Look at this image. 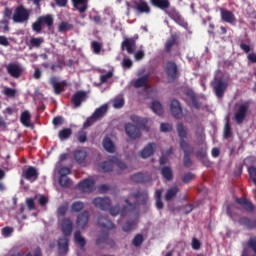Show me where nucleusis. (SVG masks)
<instances>
[{"instance_id":"1","label":"nucleus","mask_w":256,"mask_h":256,"mask_svg":"<svg viewBox=\"0 0 256 256\" xmlns=\"http://www.w3.org/2000/svg\"><path fill=\"white\" fill-rule=\"evenodd\" d=\"M131 121L135 124L126 123L125 131L130 139H139L141 137V130L149 132V127L147 126V118H142L137 115L131 116Z\"/></svg>"},{"instance_id":"2","label":"nucleus","mask_w":256,"mask_h":256,"mask_svg":"<svg viewBox=\"0 0 256 256\" xmlns=\"http://www.w3.org/2000/svg\"><path fill=\"white\" fill-rule=\"evenodd\" d=\"M61 229L64 236L58 239V251L60 255H67L69 251V238L73 233V222L69 218H64L61 221Z\"/></svg>"},{"instance_id":"3","label":"nucleus","mask_w":256,"mask_h":256,"mask_svg":"<svg viewBox=\"0 0 256 256\" xmlns=\"http://www.w3.org/2000/svg\"><path fill=\"white\" fill-rule=\"evenodd\" d=\"M176 131L180 139V149L183 151L184 155H193L195 148L185 141V139H187V130L185 129V125H183V123H178L176 125Z\"/></svg>"},{"instance_id":"4","label":"nucleus","mask_w":256,"mask_h":256,"mask_svg":"<svg viewBox=\"0 0 256 256\" xmlns=\"http://www.w3.org/2000/svg\"><path fill=\"white\" fill-rule=\"evenodd\" d=\"M43 25H47L48 29L53 27V16L51 14L38 17L37 20L32 23V30L35 33H41L43 31Z\"/></svg>"},{"instance_id":"5","label":"nucleus","mask_w":256,"mask_h":256,"mask_svg":"<svg viewBox=\"0 0 256 256\" xmlns=\"http://www.w3.org/2000/svg\"><path fill=\"white\" fill-rule=\"evenodd\" d=\"M114 165H117V167L122 170L127 168V164L119 160L117 156H109L108 161H104L101 165V168L104 171V173H109V171H113Z\"/></svg>"},{"instance_id":"6","label":"nucleus","mask_w":256,"mask_h":256,"mask_svg":"<svg viewBox=\"0 0 256 256\" xmlns=\"http://www.w3.org/2000/svg\"><path fill=\"white\" fill-rule=\"evenodd\" d=\"M229 87V84L221 77H215L212 81V89L215 92L216 97L221 99L223 95H225V91H227V88Z\"/></svg>"},{"instance_id":"7","label":"nucleus","mask_w":256,"mask_h":256,"mask_svg":"<svg viewBox=\"0 0 256 256\" xmlns=\"http://www.w3.org/2000/svg\"><path fill=\"white\" fill-rule=\"evenodd\" d=\"M29 17V10H27L25 6L20 5L15 9L12 19L14 23H27Z\"/></svg>"},{"instance_id":"8","label":"nucleus","mask_w":256,"mask_h":256,"mask_svg":"<svg viewBox=\"0 0 256 256\" xmlns=\"http://www.w3.org/2000/svg\"><path fill=\"white\" fill-rule=\"evenodd\" d=\"M165 71L168 77V83H175V81L179 79V69L177 68V64L175 62H167Z\"/></svg>"},{"instance_id":"9","label":"nucleus","mask_w":256,"mask_h":256,"mask_svg":"<svg viewBox=\"0 0 256 256\" xmlns=\"http://www.w3.org/2000/svg\"><path fill=\"white\" fill-rule=\"evenodd\" d=\"M92 204L96 209H100L101 211H109L111 209V205H113V202H111V198L109 197H96L92 200Z\"/></svg>"},{"instance_id":"10","label":"nucleus","mask_w":256,"mask_h":256,"mask_svg":"<svg viewBox=\"0 0 256 256\" xmlns=\"http://www.w3.org/2000/svg\"><path fill=\"white\" fill-rule=\"evenodd\" d=\"M49 84L53 88L54 95H61V93L65 92V87H67V81H60L57 79V76H52L49 79Z\"/></svg>"},{"instance_id":"11","label":"nucleus","mask_w":256,"mask_h":256,"mask_svg":"<svg viewBox=\"0 0 256 256\" xmlns=\"http://www.w3.org/2000/svg\"><path fill=\"white\" fill-rule=\"evenodd\" d=\"M22 177L26 181L33 183L39 179V171L34 166H28L26 169L22 170Z\"/></svg>"},{"instance_id":"12","label":"nucleus","mask_w":256,"mask_h":256,"mask_svg":"<svg viewBox=\"0 0 256 256\" xmlns=\"http://www.w3.org/2000/svg\"><path fill=\"white\" fill-rule=\"evenodd\" d=\"M248 111H249V103L241 104L238 107V110L234 116V119L238 125H241V123H243V121H245V117H247Z\"/></svg>"},{"instance_id":"13","label":"nucleus","mask_w":256,"mask_h":256,"mask_svg":"<svg viewBox=\"0 0 256 256\" xmlns=\"http://www.w3.org/2000/svg\"><path fill=\"white\" fill-rule=\"evenodd\" d=\"M166 15L172 19V21H175L177 25H180V27H187V22H185V19H183V16L175 10V8H172L170 10H165Z\"/></svg>"},{"instance_id":"14","label":"nucleus","mask_w":256,"mask_h":256,"mask_svg":"<svg viewBox=\"0 0 256 256\" xmlns=\"http://www.w3.org/2000/svg\"><path fill=\"white\" fill-rule=\"evenodd\" d=\"M137 47V41L135 38H125L121 43L122 51H127L128 55H133L135 53V49Z\"/></svg>"},{"instance_id":"15","label":"nucleus","mask_w":256,"mask_h":256,"mask_svg":"<svg viewBox=\"0 0 256 256\" xmlns=\"http://www.w3.org/2000/svg\"><path fill=\"white\" fill-rule=\"evenodd\" d=\"M170 113L175 117V119L183 118V108L181 107V102L177 99H173L170 103Z\"/></svg>"},{"instance_id":"16","label":"nucleus","mask_w":256,"mask_h":256,"mask_svg":"<svg viewBox=\"0 0 256 256\" xmlns=\"http://www.w3.org/2000/svg\"><path fill=\"white\" fill-rule=\"evenodd\" d=\"M84 101H87V92L83 90H78L76 93L73 94L71 102L74 106V109H77L81 106Z\"/></svg>"},{"instance_id":"17","label":"nucleus","mask_w":256,"mask_h":256,"mask_svg":"<svg viewBox=\"0 0 256 256\" xmlns=\"http://www.w3.org/2000/svg\"><path fill=\"white\" fill-rule=\"evenodd\" d=\"M78 187L80 191H83V193H93L95 190V181L93 179H84L81 182H79Z\"/></svg>"},{"instance_id":"18","label":"nucleus","mask_w":256,"mask_h":256,"mask_svg":"<svg viewBox=\"0 0 256 256\" xmlns=\"http://www.w3.org/2000/svg\"><path fill=\"white\" fill-rule=\"evenodd\" d=\"M132 3L136 7V11L141 14L149 15L151 13V7L145 0H133Z\"/></svg>"},{"instance_id":"19","label":"nucleus","mask_w":256,"mask_h":256,"mask_svg":"<svg viewBox=\"0 0 256 256\" xmlns=\"http://www.w3.org/2000/svg\"><path fill=\"white\" fill-rule=\"evenodd\" d=\"M7 73L14 79H19L23 75V69L17 64L10 63L6 66Z\"/></svg>"},{"instance_id":"20","label":"nucleus","mask_w":256,"mask_h":256,"mask_svg":"<svg viewBox=\"0 0 256 256\" xmlns=\"http://www.w3.org/2000/svg\"><path fill=\"white\" fill-rule=\"evenodd\" d=\"M155 149H157V144L155 142L148 143L141 151L140 157L142 159H149V157L155 154Z\"/></svg>"},{"instance_id":"21","label":"nucleus","mask_w":256,"mask_h":256,"mask_svg":"<svg viewBox=\"0 0 256 256\" xmlns=\"http://www.w3.org/2000/svg\"><path fill=\"white\" fill-rule=\"evenodd\" d=\"M220 17L224 23H229L230 25H233L236 21L235 14L231 10L224 8H220Z\"/></svg>"},{"instance_id":"22","label":"nucleus","mask_w":256,"mask_h":256,"mask_svg":"<svg viewBox=\"0 0 256 256\" xmlns=\"http://www.w3.org/2000/svg\"><path fill=\"white\" fill-rule=\"evenodd\" d=\"M72 6L80 14L87 13L89 9V0H71Z\"/></svg>"},{"instance_id":"23","label":"nucleus","mask_w":256,"mask_h":256,"mask_svg":"<svg viewBox=\"0 0 256 256\" xmlns=\"http://www.w3.org/2000/svg\"><path fill=\"white\" fill-rule=\"evenodd\" d=\"M236 203H238V205H241V207H243V209L248 213H253V211H255V205H253V202H251V200H248L247 198H237Z\"/></svg>"},{"instance_id":"24","label":"nucleus","mask_w":256,"mask_h":256,"mask_svg":"<svg viewBox=\"0 0 256 256\" xmlns=\"http://www.w3.org/2000/svg\"><path fill=\"white\" fill-rule=\"evenodd\" d=\"M150 5L160 11H167L171 7V2L169 0H150Z\"/></svg>"},{"instance_id":"25","label":"nucleus","mask_w":256,"mask_h":256,"mask_svg":"<svg viewBox=\"0 0 256 256\" xmlns=\"http://www.w3.org/2000/svg\"><path fill=\"white\" fill-rule=\"evenodd\" d=\"M133 197L139 202L138 205H147V201H149V192L147 190L137 191L133 194Z\"/></svg>"},{"instance_id":"26","label":"nucleus","mask_w":256,"mask_h":256,"mask_svg":"<svg viewBox=\"0 0 256 256\" xmlns=\"http://www.w3.org/2000/svg\"><path fill=\"white\" fill-rule=\"evenodd\" d=\"M88 223H89V211L85 210L78 215L76 224L78 225V227H81V229H85Z\"/></svg>"},{"instance_id":"27","label":"nucleus","mask_w":256,"mask_h":256,"mask_svg":"<svg viewBox=\"0 0 256 256\" xmlns=\"http://www.w3.org/2000/svg\"><path fill=\"white\" fill-rule=\"evenodd\" d=\"M184 95H186V97H189L194 109H201V104L199 103V99L197 98L195 91H193L192 89H187L184 92Z\"/></svg>"},{"instance_id":"28","label":"nucleus","mask_w":256,"mask_h":256,"mask_svg":"<svg viewBox=\"0 0 256 256\" xmlns=\"http://www.w3.org/2000/svg\"><path fill=\"white\" fill-rule=\"evenodd\" d=\"M110 215H112V217H117V215H121V217H125V215H127V206L124 207H120L119 204L111 207L108 209Z\"/></svg>"},{"instance_id":"29","label":"nucleus","mask_w":256,"mask_h":256,"mask_svg":"<svg viewBox=\"0 0 256 256\" xmlns=\"http://www.w3.org/2000/svg\"><path fill=\"white\" fill-rule=\"evenodd\" d=\"M98 226L101 227L102 229H113V227H115V224H113V222L109 219H107V217L105 216H99L98 217Z\"/></svg>"},{"instance_id":"30","label":"nucleus","mask_w":256,"mask_h":256,"mask_svg":"<svg viewBox=\"0 0 256 256\" xmlns=\"http://www.w3.org/2000/svg\"><path fill=\"white\" fill-rule=\"evenodd\" d=\"M133 183H147L149 181V176L143 172H138L130 177Z\"/></svg>"},{"instance_id":"31","label":"nucleus","mask_w":256,"mask_h":256,"mask_svg":"<svg viewBox=\"0 0 256 256\" xmlns=\"http://www.w3.org/2000/svg\"><path fill=\"white\" fill-rule=\"evenodd\" d=\"M74 159L79 165H81V163H85V159H87V151L83 149L75 150Z\"/></svg>"},{"instance_id":"32","label":"nucleus","mask_w":256,"mask_h":256,"mask_svg":"<svg viewBox=\"0 0 256 256\" xmlns=\"http://www.w3.org/2000/svg\"><path fill=\"white\" fill-rule=\"evenodd\" d=\"M149 75L141 76L140 78L134 81L133 86L135 89H141V87H148Z\"/></svg>"},{"instance_id":"33","label":"nucleus","mask_w":256,"mask_h":256,"mask_svg":"<svg viewBox=\"0 0 256 256\" xmlns=\"http://www.w3.org/2000/svg\"><path fill=\"white\" fill-rule=\"evenodd\" d=\"M109 111V106L107 104H104L97 108L94 113L92 114L93 117H95L96 120L101 119L105 117V114Z\"/></svg>"},{"instance_id":"34","label":"nucleus","mask_w":256,"mask_h":256,"mask_svg":"<svg viewBox=\"0 0 256 256\" xmlns=\"http://www.w3.org/2000/svg\"><path fill=\"white\" fill-rule=\"evenodd\" d=\"M178 193H179V188L177 186L170 187L165 194V197H164L165 201L167 202L173 201V199L177 197Z\"/></svg>"},{"instance_id":"35","label":"nucleus","mask_w":256,"mask_h":256,"mask_svg":"<svg viewBox=\"0 0 256 256\" xmlns=\"http://www.w3.org/2000/svg\"><path fill=\"white\" fill-rule=\"evenodd\" d=\"M43 43H45V39L43 37H39V38L32 37L29 41L28 47L29 49H35V48L39 49V47H41Z\"/></svg>"},{"instance_id":"36","label":"nucleus","mask_w":256,"mask_h":256,"mask_svg":"<svg viewBox=\"0 0 256 256\" xmlns=\"http://www.w3.org/2000/svg\"><path fill=\"white\" fill-rule=\"evenodd\" d=\"M102 145L108 153H115V144L111 138L106 137L103 139Z\"/></svg>"},{"instance_id":"37","label":"nucleus","mask_w":256,"mask_h":256,"mask_svg":"<svg viewBox=\"0 0 256 256\" xmlns=\"http://www.w3.org/2000/svg\"><path fill=\"white\" fill-rule=\"evenodd\" d=\"M74 241L75 243H77V245H79L80 249H85V245H87V241L81 235V231L77 230L74 233Z\"/></svg>"},{"instance_id":"38","label":"nucleus","mask_w":256,"mask_h":256,"mask_svg":"<svg viewBox=\"0 0 256 256\" xmlns=\"http://www.w3.org/2000/svg\"><path fill=\"white\" fill-rule=\"evenodd\" d=\"M161 175L166 181H173V169L169 166L161 168Z\"/></svg>"},{"instance_id":"39","label":"nucleus","mask_w":256,"mask_h":256,"mask_svg":"<svg viewBox=\"0 0 256 256\" xmlns=\"http://www.w3.org/2000/svg\"><path fill=\"white\" fill-rule=\"evenodd\" d=\"M239 223L247 227V229H256V220H251L248 217L240 218Z\"/></svg>"},{"instance_id":"40","label":"nucleus","mask_w":256,"mask_h":256,"mask_svg":"<svg viewBox=\"0 0 256 256\" xmlns=\"http://www.w3.org/2000/svg\"><path fill=\"white\" fill-rule=\"evenodd\" d=\"M20 122L22 123V125H24V127L31 126V114L29 113V111L26 110L21 113Z\"/></svg>"},{"instance_id":"41","label":"nucleus","mask_w":256,"mask_h":256,"mask_svg":"<svg viewBox=\"0 0 256 256\" xmlns=\"http://www.w3.org/2000/svg\"><path fill=\"white\" fill-rule=\"evenodd\" d=\"M83 209H85V203H83L81 201H75L70 206L71 213H81V211H83Z\"/></svg>"},{"instance_id":"42","label":"nucleus","mask_w":256,"mask_h":256,"mask_svg":"<svg viewBox=\"0 0 256 256\" xmlns=\"http://www.w3.org/2000/svg\"><path fill=\"white\" fill-rule=\"evenodd\" d=\"M71 135H73V130H71V128H63L58 133V137H59L60 141H65V140L69 139V137H71Z\"/></svg>"},{"instance_id":"43","label":"nucleus","mask_w":256,"mask_h":256,"mask_svg":"<svg viewBox=\"0 0 256 256\" xmlns=\"http://www.w3.org/2000/svg\"><path fill=\"white\" fill-rule=\"evenodd\" d=\"M151 109L156 115L162 116L163 113H165V110H163V105L159 101L152 102Z\"/></svg>"},{"instance_id":"44","label":"nucleus","mask_w":256,"mask_h":256,"mask_svg":"<svg viewBox=\"0 0 256 256\" xmlns=\"http://www.w3.org/2000/svg\"><path fill=\"white\" fill-rule=\"evenodd\" d=\"M72 29H74V26L69 22H61L58 26L59 33H67V31H72Z\"/></svg>"},{"instance_id":"45","label":"nucleus","mask_w":256,"mask_h":256,"mask_svg":"<svg viewBox=\"0 0 256 256\" xmlns=\"http://www.w3.org/2000/svg\"><path fill=\"white\" fill-rule=\"evenodd\" d=\"M143 241H145V238L143 237V234L138 233L134 236V238L132 240V245L134 247H141V245H143Z\"/></svg>"},{"instance_id":"46","label":"nucleus","mask_w":256,"mask_h":256,"mask_svg":"<svg viewBox=\"0 0 256 256\" xmlns=\"http://www.w3.org/2000/svg\"><path fill=\"white\" fill-rule=\"evenodd\" d=\"M103 243H109V232H103L97 239L96 245H103Z\"/></svg>"},{"instance_id":"47","label":"nucleus","mask_w":256,"mask_h":256,"mask_svg":"<svg viewBox=\"0 0 256 256\" xmlns=\"http://www.w3.org/2000/svg\"><path fill=\"white\" fill-rule=\"evenodd\" d=\"M3 94L10 99L17 97V90L15 88L4 87Z\"/></svg>"},{"instance_id":"48","label":"nucleus","mask_w":256,"mask_h":256,"mask_svg":"<svg viewBox=\"0 0 256 256\" xmlns=\"http://www.w3.org/2000/svg\"><path fill=\"white\" fill-rule=\"evenodd\" d=\"M0 31H2V33H9L10 28H9V19L7 18H2L0 20Z\"/></svg>"},{"instance_id":"49","label":"nucleus","mask_w":256,"mask_h":256,"mask_svg":"<svg viewBox=\"0 0 256 256\" xmlns=\"http://www.w3.org/2000/svg\"><path fill=\"white\" fill-rule=\"evenodd\" d=\"M102 48L103 44H101L100 42L95 40L91 42V49L93 50V53H95V55H99Z\"/></svg>"},{"instance_id":"50","label":"nucleus","mask_w":256,"mask_h":256,"mask_svg":"<svg viewBox=\"0 0 256 256\" xmlns=\"http://www.w3.org/2000/svg\"><path fill=\"white\" fill-rule=\"evenodd\" d=\"M175 43H177V38H175V36H172L170 39H168L166 41V44H165V51L167 53H170L171 52V49H173V45H175Z\"/></svg>"},{"instance_id":"51","label":"nucleus","mask_w":256,"mask_h":256,"mask_svg":"<svg viewBox=\"0 0 256 256\" xmlns=\"http://www.w3.org/2000/svg\"><path fill=\"white\" fill-rule=\"evenodd\" d=\"M223 135L224 139H229L231 138V135H233V133L231 132V124L229 123V120H227L225 123Z\"/></svg>"},{"instance_id":"52","label":"nucleus","mask_w":256,"mask_h":256,"mask_svg":"<svg viewBox=\"0 0 256 256\" xmlns=\"http://www.w3.org/2000/svg\"><path fill=\"white\" fill-rule=\"evenodd\" d=\"M68 209H69L68 204H63L59 206L57 209V217H65V215H67Z\"/></svg>"},{"instance_id":"53","label":"nucleus","mask_w":256,"mask_h":256,"mask_svg":"<svg viewBox=\"0 0 256 256\" xmlns=\"http://www.w3.org/2000/svg\"><path fill=\"white\" fill-rule=\"evenodd\" d=\"M59 185L60 187H71V179L67 176H60Z\"/></svg>"},{"instance_id":"54","label":"nucleus","mask_w":256,"mask_h":256,"mask_svg":"<svg viewBox=\"0 0 256 256\" xmlns=\"http://www.w3.org/2000/svg\"><path fill=\"white\" fill-rule=\"evenodd\" d=\"M135 225V221H127L126 223L123 224L122 230L125 233H129V231H133V227H135Z\"/></svg>"},{"instance_id":"55","label":"nucleus","mask_w":256,"mask_h":256,"mask_svg":"<svg viewBox=\"0 0 256 256\" xmlns=\"http://www.w3.org/2000/svg\"><path fill=\"white\" fill-rule=\"evenodd\" d=\"M195 174L192 172H187L186 174H184L182 176V182L187 184V183H191V181H193V179H195Z\"/></svg>"},{"instance_id":"56","label":"nucleus","mask_w":256,"mask_h":256,"mask_svg":"<svg viewBox=\"0 0 256 256\" xmlns=\"http://www.w3.org/2000/svg\"><path fill=\"white\" fill-rule=\"evenodd\" d=\"M113 77V71H108L106 74L100 76V84L104 85L109 79Z\"/></svg>"},{"instance_id":"57","label":"nucleus","mask_w":256,"mask_h":256,"mask_svg":"<svg viewBox=\"0 0 256 256\" xmlns=\"http://www.w3.org/2000/svg\"><path fill=\"white\" fill-rule=\"evenodd\" d=\"M125 105V99L123 98H115L113 101V107L114 109H121Z\"/></svg>"},{"instance_id":"58","label":"nucleus","mask_w":256,"mask_h":256,"mask_svg":"<svg viewBox=\"0 0 256 256\" xmlns=\"http://www.w3.org/2000/svg\"><path fill=\"white\" fill-rule=\"evenodd\" d=\"M95 121H97L96 118L93 117V115L90 116V117L87 118V120L84 122V124H83V129H89V127H91L92 125L95 124Z\"/></svg>"},{"instance_id":"59","label":"nucleus","mask_w":256,"mask_h":256,"mask_svg":"<svg viewBox=\"0 0 256 256\" xmlns=\"http://www.w3.org/2000/svg\"><path fill=\"white\" fill-rule=\"evenodd\" d=\"M160 130L162 133H170V131H173V126L169 123H161Z\"/></svg>"},{"instance_id":"60","label":"nucleus","mask_w":256,"mask_h":256,"mask_svg":"<svg viewBox=\"0 0 256 256\" xmlns=\"http://www.w3.org/2000/svg\"><path fill=\"white\" fill-rule=\"evenodd\" d=\"M183 165L184 167H191V165H193V162L191 161V154H184Z\"/></svg>"},{"instance_id":"61","label":"nucleus","mask_w":256,"mask_h":256,"mask_svg":"<svg viewBox=\"0 0 256 256\" xmlns=\"http://www.w3.org/2000/svg\"><path fill=\"white\" fill-rule=\"evenodd\" d=\"M60 177H67V175H71V168L69 167H62L59 170Z\"/></svg>"},{"instance_id":"62","label":"nucleus","mask_w":256,"mask_h":256,"mask_svg":"<svg viewBox=\"0 0 256 256\" xmlns=\"http://www.w3.org/2000/svg\"><path fill=\"white\" fill-rule=\"evenodd\" d=\"M78 141H79V143H86L87 142V132H85V131L78 132Z\"/></svg>"},{"instance_id":"63","label":"nucleus","mask_w":256,"mask_h":256,"mask_svg":"<svg viewBox=\"0 0 256 256\" xmlns=\"http://www.w3.org/2000/svg\"><path fill=\"white\" fill-rule=\"evenodd\" d=\"M196 157L198 159H205L207 157V150L204 148H200L197 152H196Z\"/></svg>"},{"instance_id":"64","label":"nucleus","mask_w":256,"mask_h":256,"mask_svg":"<svg viewBox=\"0 0 256 256\" xmlns=\"http://www.w3.org/2000/svg\"><path fill=\"white\" fill-rule=\"evenodd\" d=\"M13 233V228L6 226L2 229V235L3 237H11V234Z\"/></svg>"}]
</instances>
